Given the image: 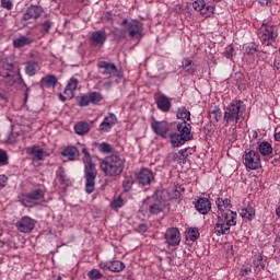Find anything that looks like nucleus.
I'll list each match as a JSON object with an SVG mask.
<instances>
[{
    "mask_svg": "<svg viewBox=\"0 0 280 280\" xmlns=\"http://www.w3.org/2000/svg\"><path fill=\"white\" fill-rule=\"evenodd\" d=\"M82 154H84L85 194H93V191H95V178H97V171L95 170V164H93V159H91V153H89L86 148L82 149Z\"/></svg>",
    "mask_w": 280,
    "mask_h": 280,
    "instance_id": "nucleus-1",
    "label": "nucleus"
},
{
    "mask_svg": "<svg viewBox=\"0 0 280 280\" xmlns=\"http://www.w3.org/2000/svg\"><path fill=\"white\" fill-rule=\"evenodd\" d=\"M246 110V105L242 101H233L225 108L223 120L225 124H242L244 121V112Z\"/></svg>",
    "mask_w": 280,
    "mask_h": 280,
    "instance_id": "nucleus-2",
    "label": "nucleus"
},
{
    "mask_svg": "<svg viewBox=\"0 0 280 280\" xmlns=\"http://www.w3.org/2000/svg\"><path fill=\"white\" fill-rule=\"evenodd\" d=\"M237 212H233L229 210L228 212H221L218 215V221L214 226L215 235H229L231 231V226H235L237 224Z\"/></svg>",
    "mask_w": 280,
    "mask_h": 280,
    "instance_id": "nucleus-3",
    "label": "nucleus"
},
{
    "mask_svg": "<svg viewBox=\"0 0 280 280\" xmlns=\"http://www.w3.org/2000/svg\"><path fill=\"white\" fill-rule=\"evenodd\" d=\"M126 161L116 154H112L101 163V170L106 176H120L124 172Z\"/></svg>",
    "mask_w": 280,
    "mask_h": 280,
    "instance_id": "nucleus-4",
    "label": "nucleus"
},
{
    "mask_svg": "<svg viewBox=\"0 0 280 280\" xmlns=\"http://www.w3.org/2000/svg\"><path fill=\"white\" fill-rule=\"evenodd\" d=\"M120 25L121 27H125V31L120 33V38H126V32L129 38H132L133 40L143 38V23L139 20L128 21V19H124Z\"/></svg>",
    "mask_w": 280,
    "mask_h": 280,
    "instance_id": "nucleus-5",
    "label": "nucleus"
},
{
    "mask_svg": "<svg viewBox=\"0 0 280 280\" xmlns=\"http://www.w3.org/2000/svg\"><path fill=\"white\" fill-rule=\"evenodd\" d=\"M43 198H45V190L43 188H37L19 196V202H21L23 207H34V202H36V200H43Z\"/></svg>",
    "mask_w": 280,
    "mask_h": 280,
    "instance_id": "nucleus-6",
    "label": "nucleus"
},
{
    "mask_svg": "<svg viewBox=\"0 0 280 280\" xmlns=\"http://www.w3.org/2000/svg\"><path fill=\"white\" fill-rule=\"evenodd\" d=\"M262 45H270V43H275L277 40V37L279 36V26L278 25H269L265 27L259 34H258Z\"/></svg>",
    "mask_w": 280,
    "mask_h": 280,
    "instance_id": "nucleus-7",
    "label": "nucleus"
},
{
    "mask_svg": "<svg viewBox=\"0 0 280 280\" xmlns=\"http://www.w3.org/2000/svg\"><path fill=\"white\" fill-rule=\"evenodd\" d=\"M244 165L247 170H259L261 167V156L259 152L250 150L244 155Z\"/></svg>",
    "mask_w": 280,
    "mask_h": 280,
    "instance_id": "nucleus-8",
    "label": "nucleus"
},
{
    "mask_svg": "<svg viewBox=\"0 0 280 280\" xmlns=\"http://www.w3.org/2000/svg\"><path fill=\"white\" fill-rule=\"evenodd\" d=\"M15 226L20 233H32L36 226V221L30 217H23L15 223Z\"/></svg>",
    "mask_w": 280,
    "mask_h": 280,
    "instance_id": "nucleus-9",
    "label": "nucleus"
},
{
    "mask_svg": "<svg viewBox=\"0 0 280 280\" xmlns=\"http://www.w3.org/2000/svg\"><path fill=\"white\" fill-rule=\"evenodd\" d=\"M108 38V35L106 34V31L100 30L96 32H93L89 38L91 47H104V43H106V39Z\"/></svg>",
    "mask_w": 280,
    "mask_h": 280,
    "instance_id": "nucleus-10",
    "label": "nucleus"
},
{
    "mask_svg": "<svg viewBox=\"0 0 280 280\" xmlns=\"http://www.w3.org/2000/svg\"><path fill=\"white\" fill-rule=\"evenodd\" d=\"M151 128L153 132H155L159 137H162V139H166L167 132H170V122L165 120L158 121L154 119L151 122Z\"/></svg>",
    "mask_w": 280,
    "mask_h": 280,
    "instance_id": "nucleus-11",
    "label": "nucleus"
},
{
    "mask_svg": "<svg viewBox=\"0 0 280 280\" xmlns=\"http://www.w3.org/2000/svg\"><path fill=\"white\" fill-rule=\"evenodd\" d=\"M164 238L168 246H178L180 244V231L178 228H170L166 230Z\"/></svg>",
    "mask_w": 280,
    "mask_h": 280,
    "instance_id": "nucleus-12",
    "label": "nucleus"
},
{
    "mask_svg": "<svg viewBox=\"0 0 280 280\" xmlns=\"http://www.w3.org/2000/svg\"><path fill=\"white\" fill-rule=\"evenodd\" d=\"M97 67L98 69H104L102 71L103 75H108V78H119V70H117V66H115V63L98 61Z\"/></svg>",
    "mask_w": 280,
    "mask_h": 280,
    "instance_id": "nucleus-13",
    "label": "nucleus"
},
{
    "mask_svg": "<svg viewBox=\"0 0 280 280\" xmlns=\"http://www.w3.org/2000/svg\"><path fill=\"white\" fill-rule=\"evenodd\" d=\"M43 14V7L31 5L23 14L22 21H36Z\"/></svg>",
    "mask_w": 280,
    "mask_h": 280,
    "instance_id": "nucleus-14",
    "label": "nucleus"
},
{
    "mask_svg": "<svg viewBox=\"0 0 280 280\" xmlns=\"http://www.w3.org/2000/svg\"><path fill=\"white\" fill-rule=\"evenodd\" d=\"M138 183L139 185H142L143 187L151 185L152 180H154V173L148 168H142L138 175Z\"/></svg>",
    "mask_w": 280,
    "mask_h": 280,
    "instance_id": "nucleus-15",
    "label": "nucleus"
},
{
    "mask_svg": "<svg viewBox=\"0 0 280 280\" xmlns=\"http://www.w3.org/2000/svg\"><path fill=\"white\" fill-rule=\"evenodd\" d=\"M177 132L183 137V139H187L191 141L194 139V135H191V125L187 121H182L177 124Z\"/></svg>",
    "mask_w": 280,
    "mask_h": 280,
    "instance_id": "nucleus-16",
    "label": "nucleus"
},
{
    "mask_svg": "<svg viewBox=\"0 0 280 280\" xmlns=\"http://www.w3.org/2000/svg\"><path fill=\"white\" fill-rule=\"evenodd\" d=\"M115 124H117V116H115L113 113H109V115L106 116L100 125L101 132H110Z\"/></svg>",
    "mask_w": 280,
    "mask_h": 280,
    "instance_id": "nucleus-17",
    "label": "nucleus"
},
{
    "mask_svg": "<svg viewBox=\"0 0 280 280\" xmlns=\"http://www.w3.org/2000/svg\"><path fill=\"white\" fill-rule=\"evenodd\" d=\"M34 43V38L27 35H20L13 39L14 49H23V47H30Z\"/></svg>",
    "mask_w": 280,
    "mask_h": 280,
    "instance_id": "nucleus-18",
    "label": "nucleus"
},
{
    "mask_svg": "<svg viewBox=\"0 0 280 280\" xmlns=\"http://www.w3.org/2000/svg\"><path fill=\"white\" fill-rule=\"evenodd\" d=\"M195 209L201 213V215H207L211 211V201L209 199L201 197L195 203Z\"/></svg>",
    "mask_w": 280,
    "mask_h": 280,
    "instance_id": "nucleus-19",
    "label": "nucleus"
},
{
    "mask_svg": "<svg viewBox=\"0 0 280 280\" xmlns=\"http://www.w3.org/2000/svg\"><path fill=\"white\" fill-rule=\"evenodd\" d=\"M26 154L33 156V161H44L45 160V150L40 149L37 145H32L26 148Z\"/></svg>",
    "mask_w": 280,
    "mask_h": 280,
    "instance_id": "nucleus-20",
    "label": "nucleus"
},
{
    "mask_svg": "<svg viewBox=\"0 0 280 280\" xmlns=\"http://www.w3.org/2000/svg\"><path fill=\"white\" fill-rule=\"evenodd\" d=\"M24 71L26 75L33 78V75L40 71V63H38V61L28 60L25 62Z\"/></svg>",
    "mask_w": 280,
    "mask_h": 280,
    "instance_id": "nucleus-21",
    "label": "nucleus"
},
{
    "mask_svg": "<svg viewBox=\"0 0 280 280\" xmlns=\"http://www.w3.org/2000/svg\"><path fill=\"white\" fill-rule=\"evenodd\" d=\"M156 106L162 113H170L172 101L167 96L161 95L156 98Z\"/></svg>",
    "mask_w": 280,
    "mask_h": 280,
    "instance_id": "nucleus-22",
    "label": "nucleus"
},
{
    "mask_svg": "<svg viewBox=\"0 0 280 280\" xmlns=\"http://www.w3.org/2000/svg\"><path fill=\"white\" fill-rule=\"evenodd\" d=\"M39 84H40L42 89H51V88L56 86V84H58V78H56V75H54V74H48V75L42 78Z\"/></svg>",
    "mask_w": 280,
    "mask_h": 280,
    "instance_id": "nucleus-23",
    "label": "nucleus"
},
{
    "mask_svg": "<svg viewBox=\"0 0 280 280\" xmlns=\"http://www.w3.org/2000/svg\"><path fill=\"white\" fill-rule=\"evenodd\" d=\"M89 130H91V125L86 121H79L74 125L75 135H80L81 137L89 135Z\"/></svg>",
    "mask_w": 280,
    "mask_h": 280,
    "instance_id": "nucleus-24",
    "label": "nucleus"
},
{
    "mask_svg": "<svg viewBox=\"0 0 280 280\" xmlns=\"http://www.w3.org/2000/svg\"><path fill=\"white\" fill-rule=\"evenodd\" d=\"M75 89H78V79L71 78L66 85L63 95H68V97H73V91H75Z\"/></svg>",
    "mask_w": 280,
    "mask_h": 280,
    "instance_id": "nucleus-25",
    "label": "nucleus"
},
{
    "mask_svg": "<svg viewBox=\"0 0 280 280\" xmlns=\"http://www.w3.org/2000/svg\"><path fill=\"white\" fill-rule=\"evenodd\" d=\"M61 154L62 156H67L69 161H75L80 156V151L75 147H67Z\"/></svg>",
    "mask_w": 280,
    "mask_h": 280,
    "instance_id": "nucleus-26",
    "label": "nucleus"
},
{
    "mask_svg": "<svg viewBox=\"0 0 280 280\" xmlns=\"http://www.w3.org/2000/svg\"><path fill=\"white\" fill-rule=\"evenodd\" d=\"M171 143L173 148H180V145H185L187 143V139L183 138L179 133H172L170 136Z\"/></svg>",
    "mask_w": 280,
    "mask_h": 280,
    "instance_id": "nucleus-27",
    "label": "nucleus"
},
{
    "mask_svg": "<svg viewBox=\"0 0 280 280\" xmlns=\"http://www.w3.org/2000/svg\"><path fill=\"white\" fill-rule=\"evenodd\" d=\"M258 152L262 156H270L272 153V144H270L268 141H262L258 144Z\"/></svg>",
    "mask_w": 280,
    "mask_h": 280,
    "instance_id": "nucleus-28",
    "label": "nucleus"
},
{
    "mask_svg": "<svg viewBox=\"0 0 280 280\" xmlns=\"http://www.w3.org/2000/svg\"><path fill=\"white\" fill-rule=\"evenodd\" d=\"M253 265H254L255 270H257L259 272V271L264 270V268H266V259H264V256H261V254L255 255Z\"/></svg>",
    "mask_w": 280,
    "mask_h": 280,
    "instance_id": "nucleus-29",
    "label": "nucleus"
},
{
    "mask_svg": "<svg viewBox=\"0 0 280 280\" xmlns=\"http://www.w3.org/2000/svg\"><path fill=\"white\" fill-rule=\"evenodd\" d=\"M243 220H255V208L248 206L247 208H243L240 212Z\"/></svg>",
    "mask_w": 280,
    "mask_h": 280,
    "instance_id": "nucleus-30",
    "label": "nucleus"
},
{
    "mask_svg": "<svg viewBox=\"0 0 280 280\" xmlns=\"http://www.w3.org/2000/svg\"><path fill=\"white\" fill-rule=\"evenodd\" d=\"M163 211V203H161V200L151 201L149 205V212L156 215Z\"/></svg>",
    "mask_w": 280,
    "mask_h": 280,
    "instance_id": "nucleus-31",
    "label": "nucleus"
},
{
    "mask_svg": "<svg viewBox=\"0 0 280 280\" xmlns=\"http://www.w3.org/2000/svg\"><path fill=\"white\" fill-rule=\"evenodd\" d=\"M125 269H126V264H124V261H120V260L109 261L110 272H121Z\"/></svg>",
    "mask_w": 280,
    "mask_h": 280,
    "instance_id": "nucleus-32",
    "label": "nucleus"
},
{
    "mask_svg": "<svg viewBox=\"0 0 280 280\" xmlns=\"http://www.w3.org/2000/svg\"><path fill=\"white\" fill-rule=\"evenodd\" d=\"M132 185H135V177L132 175L125 176L122 180V189L125 192L130 191L132 189Z\"/></svg>",
    "mask_w": 280,
    "mask_h": 280,
    "instance_id": "nucleus-33",
    "label": "nucleus"
},
{
    "mask_svg": "<svg viewBox=\"0 0 280 280\" xmlns=\"http://www.w3.org/2000/svg\"><path fill=\"white\" fill-rule=\"evenodd\" d=\"M215 205L219 209V211L224 212V209H231V199H220L218 198L215 201Z\"/></svg>",
    "mask_w": 280,
    "mask_h": 280,
    "instance_id": "nucleus-34",
    "label": "nucleus"
},
{
    "mask_svg": "<svg viewBox=\"0 0 280 280\" xmlns=\"http://www.w3.org/2000/svg\"><path fill=\"white\" fill-rule=\"evenodd\" d=\"M209 119L211 124H218L222 119V112L220 108H215L209 112Z\"/></svg>",
    "mask_w": 280,
    "mask_h": 280,
    "instance_id": "nucleus-35",
    "label": "nucleus"
},
{
    "mask_svg": "<svg viewBox=\"0 0 280 280\" xmlns=\"http://www.w3.org/2000/svg\"><path fill=\"white\" fill-rule=\"evenodd\" d=\"M182 68L186 73H195L196 72V65L190 59H185L183 61Z\"/></svg>",
    "mask_w": 280,
    "mask_h": 280,
    "instance_id": "nucleus-36",
    "label": "nucleus"
},
{
    "mask_svg": "<svg viewBox=\"0 0 280 280\" xmlns=\"http://www.w3.org/2000/svg\"><path fill=\"white\" fill-rule=\"evenodd\" d=\"M177 119H183V121H189L191 119V113L185 107H179L177 110Z\"/></svg>",
    "mask_w": 280,
    "mask_h": 280,
    "instance_id": "nucleus-37",
    "label": "nucleus"
},
{
    "mask_svg": "<svg viewBox=\"0 0 280 280\" xmlns=\"http://www.w3.org/2000/svg\"><path fill=\"white\" fill-rule=\"evenodd\" d=\"M57 177L60 180L62 185H69V177L67 176V173L65 172V168L59 167L57 171Z\"/></svg>",
    "mask_w": 280,
    "mask_h": 280,
    "instance_id": "nucleus-38",
    "label": "nucleus"
},
{
    "mask_svg": "<svg viewBox=\"0 0 280 280\" xmlns=\"http://www.w3.org/2000/svg\"><path fill=\"white\" fill-rule=\"evenodd\" d=\"M192 8L196 12H200V14H202L205 8H207V2H205V0H196L192 2Z\"/></svg>",
    "mask_w": 280,
    "mask_h": 280,
    "instance_id": "nucleus-39",
    "label": "nucleus"
},
{
    "mask_svg": "<svg viewBox=\"0 0 280 280\" xmlns=\"http://www.w3.org/2000/svg\"><path fill=\"white\" fill-rule=\"evenodd\" d=\"M187 237L190 240V242H196L200 237V232H198V229L189 228L187 232Z\"/></svg>",
    "mask_w": 280,
    "mask_h": 280,
    "instance_id": "nucleus-40",
    "label": "nucleus"
},
{
    "mask_svg": "<svg viewBox=\"0 0 280 280\" xmlns=\"http://www.w3.org/2000/svg\"><path fill=\"white\" fill-rule=\"evenodd\" d=\"M90 104H100L102 102V94L100 92H90Z\"/></svg>",
    "mask_w": 280,
    "mask_h": 280,
    "instance_id": "nucleus-41",
    "label": "nucleus"
},
{
    "mask_svg": "<svg viewBox=\"0 0 280 280\" xmlns=\"http://www.w3.org/2000/svg\"><path fill=\"white\" fill-rule=\"evenodd\" d=\"M88 277L91 280H97V279H102V277L104 276L98 269H92L91 271L88 272Z\"/></svg>",
    "mask_w": 280,
    "mask_h": 280,
    "instance_id": "nucleus-42",
    "label": "nucleus"
},
{
    "mask_svg": "<svg viewBox=\"0 0 280 280\" xmlns=\"http://www.w3.org/2000/svg\"><path fill=\"white\" fill-rule=\"evenodd\" d=\"M78 104L79 106H89V104H91V98L89 95H83V96H79L77 97Z\"/></svg>",
    "mask_w": 280,
    "mask_h": 280,
    "instance_id": "nucleus-43",
    "label": "nucleus"
},
{
    "mask_svg": "<svg viewBox=\"0 0 280 280\" xmlns=\"http://www.w3.org/2000/svg\"><path fill=\"white\" fill-rule=\"evenodd\" d=\"M98 148L104 154H110L113 152V147L108 142L101 143Z\"/></svg>",
    "mask_w": 280,
    "mask_h": 280,
    "instance_id": "nucleus-44",
    "label": "nucleus"
},
{
    "mask_svg": "<svg viewBox=\"0 0 280 280\" xmlns=\"http://www.w3.org/2000/svg\"><path fill=\"white\" fill-rule=\"evenodd\" d=\"M122 205H124V199L121 197H117L112 201L110 207L112 209H121Z\"/></svg>",
    "mask_w": 280,
    "mask_h": 280,
    "instance_id": "nucleus-45",
    "label": "nucleus"
},
{
    "mask_svg": "<svg viewBox=\"0 0 280 280\" xmlns=\"http://www.w3.org/2000/svg\"><path fill=\"white\" fill-rule=\"evenodd\" d=\"M206 12H201L202 16H210L215 12V5L213 4H206L205 7Z\"/></svg>",
    "mask_w": 280,
    "mask_h": 280,
    "instance_id": "nucleus-46",
    "label": "nucleus"
},
{
    "mask_svg": "<svg viewBox=\"0 0 280 280\" xmlns=\"http://www.w3.org/2000/svg\"><path fill=\"white\" fill-rule=\"evenodd\" d=\"M245 52L247 56H255L257 54V46L255 44H250L245 48Z\"/></svg>",
    "mask_w": 280,
    "mask_h": 280,
    "instance_id": "nucleus-47",
    "label": "nucleus"
},
{
    "mask_svg": "<svg viewBox=\"0 0 280 280\" xmlns=\"http://www.w3.org/2000/svg\"><path fill=\"white\" fill-rule=\"evenodd\" d=\"M0 165H8V153L0 149Z\"/></svg>",
    "mask_w": 280,
    "mask_h": 280,
    "instance_id": "nucleus-48",
    "label": "nucleus"
},
{
    "mask_svg": "<svg viewBox=\"0 0 280 280\" xmlns=\"http://www.w3.org/2000/svg\"><path fill=\"white\" fill-rule=\"evenodd\" d=\"M1 8H4V10H12V8H14V3L12 0H1Z\"/></svg>",
    "mask_w": 280,
    "mask_h": 280,
    "instance_id": "nucleus-49",
    "label": "nucleus"
},
{
    "mask_svg": "<svg viewBox=\"0 0 280 280\" xmlns=\"http://www.w3.org/2000/svg\"><path fill=\"white\" fill-rule=\"evenodd\" d=\"M233 56H235V49L232 46H229L225 50V58L233 60Z\"/></svg>",
    "mask_w": 280,
    "mask_h": 280,
    "instance_id": "nucleus-50",
    "label": "nucleus"
},
{
    "mask_svg": "<svg viewBox=\"0 0 280 280\" xmlns=\"http://www.w3.org/2000/svg\"><path fill=\"white\" fill-rule=\"evenodd\" d=\"M250 272H253V269H250V267H248V266H243L241 268L242 277H248V275H250Z\"/></svg>",
    "mask_w": 280,
    "mask_h": 280,
    "instance_id": "nucleus-51",
    "label": "nucleus"
},
{
    "mask_svg": "<svg viewBox=\"0 0 280 280\" xmlns=\"http://www.w3.org/2000/svg\"><path fill=\"white\" fill-rule=\"evenodd\" d=\"M18 84H22L26 89L25 95L27 96V91H30V88H27V83H25V80H23V77L21 75V72H18Z\"/></svg>",
    "mask_w": 280,
    "mask_h": 280,
    "instance_id": "nucleus-52",
    "label": "nucleus"
},
{
    "mask_svg": "<svg viewBox=\"0 0 280 280\" xmlns=\"http://www.w3.org/2000/svg\"><path fill=\"white\" fill-rule=\"evenodd\" d=\"M138 233H147L148 232V225L145 223H141L138 225L137 230Z\"/></svg>",
    "mask_w": 280,
    "mask_h": 280,
    "instance_id": "nucleus-53",
    "label": "nucleus"
},
{
    "mask_svg": "<svg viewBox=\"0 0 280 280\" xmlns=\"http://www.w3.org/2000/svg\"><path fill=\"white\" fill-rule=\"evenodd\" d=\"M8 185V176L5 175H0V189H3Z\"/></svg>",
    "mask_w": 280,
    "mask_h": 280,
    "instance_id": "nucleus-54",
    "label": "nucleus"
},
{
    "mask_svg": "<svg viewBox=\"0 0 280 280\" xmlns=\"http://www.w3.org/2000/svg\"><path fill=\"white\" fill-rule=\"evenodd\" d=\"M42 27H43L44 32H49V30H51V22L50 21H45L42 24Z\"/></svg>",
    "mask_w": 280,
    "mask_h": 280,
    "instance_id": "nucleus-55",
    "label": "nucleus"
},
{
    "mask_svg": "<svg viewBox=\"0 0 280 280\" xmlns=\"http://www.w3.org/2000/svg\"><path fill=\"white\" fill-rule=\"evenodd\" d=\"M102 270H110V261H105L100 264Z\"/></svg>",
    "mask_w": 280,
    "mask_h": 280,
    "instance_id": "nucleus-56",
    "label": "nucleus"
},
{
    "mask_svg": "<svg viewBox=\"0 0 280 280\" xmlns=\"http://www.w3.org/2000/svg\"><path fill=\"white\" fill-rule=\"evenodd\" d=\"M28 56H30V58H33V60H37V58H39L38 51H36V50H31Z\"/></svg>",
    "mask_w": 280,
    "mask_h": 280,
    "instance_id": "nucleus-57",
    "label": "nucleus"
},
{
    "mask_svg": "<svg viewBox=\"0 0 280 280\" xmlns=\"http://www.w3.org/2000/svg\"><path fill=\"white\" fill-rule=\"evenodd\" d=\"M59 100L60 102H67V100H73V97H69L68 94H65V95L59 94Z\"/></svg>",
    "mask_w": 280,
    "mask_h": 280,
    "instance_id": "nucleus-58",
    "label": "nucleus"
},
{
    "mask_svg": "<svg viewBox=\"0 0 280 280\" xmlns=\"http://www.w3.org/2000/svg\"><path fill=\"white\" fill-rule=\"evenodd\" d=\"M3 69H5L7 71H12L14 69V65L3 63Z\"/></svg>",
    "mask_w": 280,
    "mask_h": 280,
    "instance_id": "nucleus-59",
    "label": "nucleus"
},
{
    "mask_svg": "<svg viewBox=\"0 0 280 280\" xmlns=\"http://www.w3.org/2000/svg\"><path fill=\"white\" fill-rule=\"evenodd\" d=\"M275 139H276L277 141H280V131H278V132L275 133Z\"/></svg>",
    "mask_w": 280,
    "mask_h": 280,
    "instance_id": "nucleus-60",
    "label": "nucleus"
},
{
    "mask_svg": "<svg viewBox=\"0 0 280 280\" xmlns=\"http://www.w3.org/2000/svg\"><path fill=\"white\" fill-rule=\"evenodd\" d=\"M276 214L280 218V206L276 209Z\"/></svg>",
    "mask_w": 280,
    "mask_h": 280,
    "instance_id": "nucleus-61",
    "label": "nucleus"
},
{
    "mask_svg": "<svg viewBox=\"0 0 280 280\" xmlns=\"http://www.w3.org/2000/svg\"><path fill=\"white\" fill-rule=\"evenodd\" d=\"M4 78H10V73L7 72L5 75H4Z\"/></svg>",
    "mask_w": 280,
    "mask_h": 280,
    "instance_id": "nucleus-62",
    "label": "nucleus"
},
{
    "mask_svg": "<svg viewBox=\"0 0 280 280\" xmlns=\"http://www.w3.org/2000/svg\"><path fill=\"white\" fill-rule=\"evenodd\" d=\"M79 3H84V0H77Z\"/></svg>",
    "mask_w": 280,
    "mask_h": 280,
    "instance_id": "nucleus-63",
    "label": "nucleus"
},
{
    "mask_svg": "<svg viewBox=\"0 0 280 280\" xmlns=\"http://www.w3.org/2000/svg\"><path fill=\"white\" fill-rule=\"evenodd\" d=\"M213 1H215L217 3H220V1H222V0H213Z\"/></svg>",
    "mask_w": 280,
    "mask_h": 280,
    "instance_id": "nucleus-64",
    "label": "nucleus"
}]
</instances>
